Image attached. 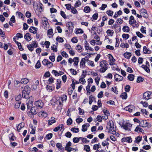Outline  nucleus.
<instances>
[{"label":"nucleus","mask_w":152,"mask_h":152,"mask_svg":"<svg viewBox=\"0 0 152 152\" xmlns=\"http://www.w3.org/2000/svg\"><path fill=\"white\" fill-rule=\"evenodd\" d=\"M140 13L145 18H147L148 17V15L147 13V11L144 9H141L140 11Z\"/></svg>","instance_id":"39448f33"},{"label":"nucleus","mask_w":152,"mask_h":152,"mask_svg":"<svg viewBox=\"0 0 152 152\" xmlns=\"http://www.w3.org/2000/svg\"><path fill=\"white\" fill-rule=\"evenodd\" d=\"M145 120L141 121L139 123L140 126L141 127H145L147 126L146 125H144L145 123Z\"/></svg>","instance_id":"f704fd0d"},{"label":"nucleus","mask_w":152,"mask_h":152,"mask_svg":"<svg viewBox=\"0 0 152 152\" xmlns=\"http://www.w3.org/2000/svg\"><path fill=\"white\" fill-rule=\"evenodd\" d=\"M132 126V125L129 123H124L122 122L121 127H122L125 130L130 131Z\"/></svg>","instance_id":"20e7f679"},{"label":"nucleus","mask_w":152,"mask_h":152,"mask_svg":"<svg viewBox=\"0 0 152 152\" xmlns=\"http://www.w3.org/2000/svg\"><path fill=\"white\" fill-rule=\"evenodd\" d=\"M122 37L124 39H127L129 38V35L128 34H123Z\"/></svg>","instance_id":"864d4df0"},{"label":"nucleus","mask_w":152,"mask_h":152,"mask_svg":"<svg viewBox=\"0 0 152 152\" xmlns=\"http://www.w3.org/2000/svg\"><path fill=\"white\" fill-rule=\"evenodd\" d=\"M108 57L109 59H110V61H112L113 62L115 61V60L112 55L110 54H108Z\"/></svg>","instance_id":"72a5a7b5"},{"label":"nucleus","mask_w":152,"mask_h":152,"mask_svg":"<svg viewBox=\"0 0 152 152\" xmlns=\"http://www.w3.org/2000/svg\"><path fill=\"white\" fill-rule=\"evenodd\" d=\"M43 6V5L42 4H39V7L38 8V11L39 12H41L43 11L44 9Z\"/></svg>","instance_id":"cd10ccee"},{"label":"nucleus","mask_w":152,"mask_h":152,"mask_svg":"<svg viewBox=\"0 0 152 152\" xmlns=\"http://www.w3.org/2000/svg\"><path fill=\"white\" fill-rule=\"evenodd\" d=\"M134 75L132 74H130L128 76V78L129 80L133 81L134 79Z\"/></svg>","instance_id":"a878e982"},{"label":"nucleus","mask_w":152,"mask_h":152,"mask_svg":"<svg viewBox=\"0 0 152 152\" xmlns=\"http://www.w3.org/2000/svg\"><path fill=\"white\" fill-rule=\"evenodd\" d=\"M79 81L80 83H82V84H85V83L86 82L85 79L84 78L81 77L79 79Z\"/></svg>","instance_id":"8fccbe9b"},{"label":"nucleus","mask_w":152,"mask_h":152,"mask_svg":"<svg viewBox=\"0 0 152 152\" xmlns=\"http://www.w3.org/2000/svg\"><path fill=\"white\" fill-rule=\"evenodd\" d=\"M61 81L60 79H57V84L56 88L57 89L61 88Z\"/></svg>","instance_id":"6ab92c4d"},{"label":"nucleus","mask_w":152,"mask_h":152,"mask_svg":"<svg viewBox=\"0 0 152 152\" xmlns=\"http://www.w3.org/2000/svg\"><path fill=\"white\" fill-rule=\"evenodd\" d=\"M79 58L78 57H74L73 58V62L75 66H77L78 64Z\"/></svg>","instance_id":"a211bd4d"},{"label":"nucleus","mask_w":152,"mask_h":152,"mask_svg":"<svg viewBox=\"0 0 152 152\" xmlns=\"http://www.w3.org/2000/svg\"><path fill=\"white\" fill-rule=\"evenodd\" d=\"M37 30V28L33 26H31L29 29V32L33 33V34H36Z\"/></svg>","instance_id":"f8f14e48"},{"label":"nucleus","mask_w":152,"mask_h":152,"mask_svg":"<svg viewBox=\"0 0 152 152\" xmlns=\"http://www.w3.org/2000/svg\"><path fill=\"white\" fill-rule=\"evenodd\" d=\"M56 40L59 42H63L64 40L62 37L59 36L57 37L56 38Z\"/></svg>","instance_id":"4c0bfd02"},{"label":"nucleus","mask_w":152,"mask_h":152,"mask_svg":"<svg viewBox=\"0 0 152 152\" xmlns=\"http://www.w3.org/2000/svg\"><path fill=\"white\" fill-rule=\"evenodd\" d=\"M84 149L87 152H89L90 151V146L88 145H85L84 146Z\"/></svg>","instance_id":"a19ab883"},{"label":"nucleus","mask_w":152,"mask_h":152,"mask_svg":"<svg viewBox=\"0 0 152 152\" xmlns=\"http://www.w3.org/2000/svg\"><path fill=\"white\" fill-rule=\"evenodd\" d=\"M121 97L123 99H126L127 98V95L126 92H123L121 94Z\"/></svg>","instance_id":"bb28decb"},{"label":"nucleus","mask_w":152,"mask_h":152,"mask_svg":"<svg viewBox=\"0 0 152 152\" xmlns=\"http://www.w3.org/2000/svg\"><path fill=\"white\" fill-rule=\"evenodd\" d=\"M35 104L37 107L42 108L43 106V103L41 100H39L35 102Z\"/></svg>","instance_id":"0eeeda50"},{"label":"nucleus","mask_w":152,"mask_h":152,"mask_svg":"<svg viewBox=\"0 0 152 152\" xmlns=\"http://www.w3.org/2000/svg\"><path fill=\"white\" fill-rule=\"evenodd\" d=\"M61 54L63 57H65V58H67L68 57V54L65 51H63L61 53Z\"/></svg>","instance_id":"338daca9"},{"label":"nucleus","mask_w":152,"mask_h":152,"mask_svg":"<svg viewBox=\"0 0 152 152\" xmlns=\"http://www.w3.org/2000/svg\"><path fill=\"white\" fill-rule=\"evenodd\" d=\"M41 64L39 60H38L35 65V67L37 69L39 68L41 66Z\"/></svg>","instance_id":"58836bf2"},{"label":"nucleus","mask_w":152,"mask_h":152,"mask_svg":"<svg viewBox=\"0 0 152 152\" xmlns=\"http://www.w3.org/2000/svg\"><path fill=\"white\" fill-rule=\"evenodd\" d=\"M31 91V88L28 86H26L23 90L22 91V97H25V96L24 95V92H26V95H29Z\"/></svg>","instance_id":"7ed1b4c3"},{"label":"nucleus","mask_w":152,"mask_h":152,"mask_svg":"<svg viewBox=\"0 0 152 152\" xmlns=\"http://www.w3.org/2000/svg\"><path fill=\"white\" fill-rule=\"evenodd\" d=\"M79 138H80V139L82 140L83 142H85L86 143H87L89 142V141L87 140L86 138H84L82 137H79Z\"/></svg>","instance_id":"c03bdc74"},{"label":"nucleus","mask_w":152,"mask_h":152,"mask_svg":"<svg viewBox=\"0 0 152 152\" xmlns=\"http://www.w3.org/2000/svg\"><path fill=\"white\" fill-rule=\"evenodd\" d=\"M142 139V137L139 136L135 138L136 140L134 141V142L137 143H138L141 141Z\"/></svg>","instance_id":"5701e85b"},{"label":"nucleus","mask_w":152,"mask_h":152,"mask_svg":"<svg viewBox=\"0 0 152 152\" xmlns=\"http://www.w3.org/2000/svg\"><path fill=\"white\" fill-rule=\"evenodd\" d=\"M29 82L27 78L22 79L21 80V83L23 84H26Z\"/></svg>","instance_id":"4be33fe9"},{"label":"nucleus","mask_w":152,"mask_h":152,"mask_svg":"<svg viewBox=\"0 0 152 152\" xmlns=\"http://www.w3.org/2000/svg\"><path fill=\"white\" fill-rule=\"evenodd\" d=\"M48 35L49 38H50L53 36V30L52 28H51L47 31Z\"/></svg>","instance_id":"2eb2a0df"},{"label":"nucleus","mask_w":152,"mask_h":152,"mask_svg":"<svg viewBox=\"0 0 152 152\" xmlns=\"http://www.w3.org/2000/svg\"><path fill=\"white\" fill-rule=\"evenodd\" d=\"M73 23L72 22H70L66 24V26L69 31L72 32L73 28Z\"/></svg>","instance_id":"9b49d317"},{"label":"nucleus","mask_w":152,"mask_h":152,"mask_svg":"<svg viewBox=\"0 0 152 152\" xmlns=\"http://www.w3.org/2000/svg\"><path fill=\"white\" fill-rule=\"evenodd\" d=\"M94 97L92 95H91L89 97V103L90 104H91L93 102V100L94 99Z\"/></svg>","instance_id":"e433bc0d"},{"label":"nucleus","mask_w":152,"mask_h":152,"mask_svg":"<svg viewBox=\"0 0 152 152\" xmlns=\"http://www.w3.org/2000/svg\"><path fill=\"white\" fill-rule=\"evenodd\" d=\"M42 23L43 25L45 26H46L49 24L48 22V19L45 17H43L42 18Z\"/></svg>","instance_id":"ddd939ff"},{"label":"nucleus","mask_w":152,"mask_h":152,"mask_svg":"<svg viewBox=\"0 0 152 152\" xmlns=\"http://www.w3.org/2000/svg\"><path fill=\"white\" fill-rule=\"evenodd\" d=\"M142 148L146 150H148L151 149V147L150 145H144L142 147Z\"/></svg>","instance_id":"5fc2aeb1"},{"label":"nucleus","mask_w":152,"mask_h":152,"mask_svg":"<svg viewBox=\"0 0 152 152\" xmlns=\"http://www.w3.org/2000/svg\"><path fill=\"white\" fill-rule=\"evenodd\" d=\"M9 137L10 140L12 141H14L15 140V137L14 136V134L13 133L10 134Z\"/></svg>","instance_id":"473e14b6"},{"label":"nucleus","mask_w":152,"mask_h":152,"mask_svg":"<svg viewBox=\"0 0 152 152\" xmlns=\"http://www.w3.org/2000/svg\"><path fill=\"white\" fill-rule=\"evenodd\" d=\"M71 41L73 43H75L77 42L78 40L76 37H73L71 40Z\"/></svg>","instance_id":"0e129e2a"},{"label":"nucleus","mask_w":152,"mask_h":152,"mask_svg":"<svg viewBox=\"0 0 152 152\" xmlns=\"http://www.w3.org/2000/svg\"><path fill=\"white\" fill-rule=\"evenodd\" d=\"M91 11V9L89 7L86 6L84 7V11L86 13H89Z\"/></svg>","instance_id":"393cba45"},{"label":"nucleus","mask_w":152,"mask_h":152,"mask_svg":"<svg viewBox=\"0 0 152 152\" xmlns=\"http://www.w3.org/2000/svg\"><path fill=\"white\" fill-rule=\"evenodd\" d=\"M106 13L108 15L112 16L113 15V12L110 10H109L106 12Z\"/></svg>","instance_id":"774afa93"},{"label":"nucleus","mask_w":152,"mask_h":152,"mask_svg":"<svg viewBox=\"0 0 152 152\" xmlns=\"http://www.w3.org/2000/svg\"><path fill=\"white\" fill-rule=\"evenodd\" d=\"M53 136V134L52 133H49L46 135V138L48 140L50 139Z\"/></svg>","instance_id":"603ef678"},{"label":"nucleus","mask_w":152,"mask_h":152,"mask_svg":"<svg viewBox=\"0 0 152 152\" xmlns=\"http://www.w3.org/2000/svg\"><path fill=\"white\" fill-rule=\"evenodd\" d=\"M56 146L57 148L60 150H62L64 149V148L62 146V145L60 143H57L56 145Z\"/></svg>","instance_id":"c756f323"},{"label":"nucleus","mask_w":152,"mask_h":152,"mask_svg":"<svg viewBox=\"0 0 152 152\" xmlns=\"http://www.w3.org/2000/svg\"><path fill=\"white\" fill-rule=\"evenodd\" d=\"M87 130V126L85 124L83 125L82 126V131L84 132L86 131Z\"/></svg>","instance_id":"e2e57ef3"},{"label":"nucleus","mask_w":152,"mask_h":152,"mask_svg":"<svg viewBox=\"0 0 152 152\" xmlns=\"http://www.w3.org/2000/svg\"><path fill=\"white\" fill-rule=\"evenodd\" d=\"M72 134L69 132H66L65 134V136L67 137L70 138L72 136Z\"/></svg>","instance_id":"680f3d73"},{"label":"nucleus","mask_w":152,"mask_h":152,"mask_svg":"<svg viewBox=\"0 0 152 152\" xmlns=\"http://www.w3.org/2000/svg\"><path fill=\"white\" fill-rule=\"evenodd\" d=\"M65 150L67 151L68 152H70L71 151L73 150L74 149L71 147H65Z\"/></svg>","instance_id":"4d7b16f0"},{"label":"nucleus","mask_w":152,"mask_h":152,"mask_svg":"<svg viewBox=\"0 0 152 152\" xmlns=\"http://www.w3.org/2000/svg\"><path fill=\"white\" fill-rule=\"evenodd\" d=\"M94 39L96 40H97L96 42H100V44H98V45H101L102 44V42H100L99 40V37L98 35H96L94 37Z\"/></svg>","instance_id":"3c124183"},{"label":"nucleus","mask_w":152,"mask_h":152,"mask_svg":"<svg viewBox=\"0 0 152 152\" xmlns=\"http://www.w3.org/2000/svg\"><path fill=\"white\" fill-rule=\"evenodd\" d=\"M136 34L137 36L140 38H142L144 37L143 35L139 31L136 32Z\"/></svg>","instance_id":"69168bd1"},{"label":"nucleus","mask_w":152,"mask_h":152,"mask_svg":"<svg viewBox=\"0 0 152 152\" xmlns=\"http://www.w3.org/2000/svg\"><path fill=\"white\" fill-rule=\"evenodd\" d=\"M130 87L129 85H126L125 87V90L126 92H129L130 90Z\"/></svg>","instance_id":"13d9d810"},{"label":"nucleus","mask_w":152,"mask_h":152,"mask_svg":"<svg viewBox=\"0 0 152 152\" xmlns=\"http://www.w3.org/2000/svg\"><path fill=\"white\" fill-rule=\"evenodd\" d=\"M38 44L36 41H33L32 42L31 45L34 48H36L38 47Z\"/></svg>","instance_id":"49530a36"},{"label":"nucleus","mask_w":152,"mask_h":152,"mask_svg":"<svg viewBox=\"0 0 152 152\" xmlns=\"http://www.w3.org/2000/svg\"><path fill=\"white\" fill-rule=\"evenodd\" d=\"M36 108L35 107H31L30 110V112H31L32 115H35L37 113V112L36 111Z\"/></svg>","instance_id":"dca6fc26"},{"label":"nucleus","mask_w":152,"mask_h":152,"mask_svg":"<svg viewBox=\"0 0 152 152\" xmlns=\"http://www.w3.org/2000/svg\"><path fill=\"white\" fill-rule=\"evenodd\" d=\"M114 78L115 80L117 81H121L123 80V77L117 74L114 75Z\"/></svg>","instance_id":"9d476101"},{"label":"nucleus","mask_w":152,"mask_h":152,"mask_svg":"<svg viewBox=\"0 0 152 152\" xmlns=\"http://www.w3.org/2000/svg\"><path fill=\"white\" fill-rule=\"evenodd\" d=\"M51 49L54 52H56L57 51V49L56 47V46L53 45V46H52L51 47Z\"/></svg>","instance_id":"6e6d98bb"},{"label":"nucleus","mask_w":152,"mask_h":152,"mask_svg":"<svg viewBox=\"0 0 152 152\" xmlns=\"http://www.w3.org/2000/svg\"><path fill=\"white\" fill-rule=\"evenodd\" d=\"M21 103V101L17 102L15 105V107L16 109H19V108Z\"/></svg>","instance_id":"c85d7f7f"},{"label":"nucleus","mask_w":152,"mask_h":152,"mask_svg":"<svg viewBox=\"0 0 152 152\" xmlns=\"http://www.w3.org/2000/svg\"><path fill=\"white\" fill-rule=\"evenodd\" d=\"M144 80V79L141 77H137V82L140 83L142 82Z\"/></svg>","instance_id":"79ce46f5"},{"label":"nucleus","mask_w":152,"mask_h":152,"mask_svg":"<svg viewBox=\"0 0 152 152\" xmlns=\"http://www.w3.org/2000/svg\"><path fill=\"white\" fill-rule=\"evenodd\" d=\"M107 129H109V132L111 133L112 132H115L116 129L114 127V124L113 121H109L107 123Z\"/></svg>","instance_id":"f03ea898"},{"label":"nucleus","mask_w":152,"mask_h":152,"mask_svg":"<svg viewBox=\"0 0 152 152\" xmlns=\"http://www.w3.org/2000/svg\"><path fill=\"white\" fill-rule=\"evenodd\" d=\"M103 111L104 114L107 116H109L110 115V113L107 110L104 109Z\"/></svg>","instance_id":"37998d69"},{"label":"nucleus","mask_w":152,"mask_h":152,"mask_svg":"<svg viewBox=\"0 0 152 152\" xmlns=\"http://www.w3.org/2000/svg\"><path fill=\"white\" fill-rule=\"evenodd\" d=\"M141 67L143 68L146 72L148 73L150 72V70L147 66L142 65L141 66Z\"/></svg>","instance_id":"b1692460"},{"label":"nucleus","mask_w":152,"mask_h":152,"mask_svg":"<svg viewBox=\"0 0 152 152\" xmlns=\"http://www.w3.org/2000/svg\"><path fill=\"white\" fill-rule=\"evenodd\" d=\"M24 127V125L23 126L22 124V123L19 124L17 127V131L18 132H19L20 131L21 129Z\"/></svg>","instance_id":"ea45409f"},{"label":"nucleus","mask_w":152,"mask_h":152,"mask_svg":"<svg viewBox=\"0 0 152 152\" xmlns=\"http://www.w3.org/2000/svg\"><path fill=\"white\" fill-rule=\"evenodd\" d=\"M152 94V93L150 91H148L144 93L143 94L144 98L146 100H148L149 99V97Z\"/></svg>","instance_id":"6e6552de"},{"label":"nucleus","mask_w":152,"mask_h":152,"mask_svg":"<svg viewBox=\"0 0 152 152\" xmlns=\"http://www.w3.org/2000/svg\"><path fill=\"white\" fill-rule=\"evenodd\" d=\"M134 109V107L133 105H129L125 107L124 109L126 111H128L131 113L132 112Z\"/></svg>","instance_id":"1a4fd4ad"},{"label":"nucleus","mask_w":152,"mask_h":152,"mask_svg":"<svg viewBox=\"0 0 152 152\" xmlns=\"http://www.w3.org/2000/svg\"><path fill=\"white\" fill-rule=\"evenodd\" d=\"M82 47L81 46L79 45H77L76 46V49L78 52H81L82 51Z\"/></svg>","instance_id":"7c9ffc66"},{"label":"nucleus","mask_w":152,"mask_h":152,"mask_svg":"<svg viewBox=\"0 0 152 152\" xmlns=\"http://www.w3.org/2000/svg\"><path fill=\"white\" fill-rule=\"evenodd\" d=\"M100 66L102 67L99 69V71L101 72H104L107 69L108 64L107 61L104 60L101 61L100 63Z\"/></svg>","instance_id":"f257e3e1"},{"label":"nucleus","mask_w":152,"mask_h":152,"mask_svg":"<svg viewBox=\"0 0 152 152\" xmlns=\"http://www.w3.org/2000/svg\"><path fill=\"white\" fill-rule=\"evenodd\" d=\"M72 123V120L71 118H69L67 121L66 123L68 125H71Z\"/></svg>","instance_id":"de8ad7c7"},{"label":"nucleus","mask_w":152,"mask_h":152,"mask_svg":"<svg viewBox=\"0 0 152 152\" xmlns=\"http://www.w3.org/2000/svg\"><path fill=\"white\" fill-rule=\"evenodd\" d=\"M106 32L108 35L112 36L113 34L114 31L113 30L108 29L107 30Z\"/></svg>","instance_id":"2f4dec72"},{"label":"nucleus","mask_w":152,"mask_h":152,"mask_svg":"<svg viewBox=\"0 0 152 152\" xmlns=\"http://www.w3.org/2000/svg\"><path fill=\"white\" fill-rule=\"evenodd\" d=\"M71 131L73 132L77 133H78L79 132V129L78 128H72L71 129Z\"/></svg>","instance_id":"a18cd8bd"},{"label":"nucleus","mask_w":152,"mask_h":152,"mask_svg":"<svg viewBox=\"0 0 152 152\" xmlns=\"http://www.w3.org/2000/svg\"><path fill=\"white\" fill-rule=\"evenodd\" d=\"M27 47L30 51H32L33 50L34 47L32 46V45H29L27 46Z\"/></svg>","instance_id":"bf43d9fd"},{"label":"nucleus","mask_w":152,"mask_h":152,"mask_svg":"<svg viewBox=\"0 0 152 152\" xmlns=\"http://www.w3.org/2000/svg\"><path fill=\"white\" fill-rule=\"evenodd\" d=\"M132 56V54L131 53L127 52L125 53L124 54V57L127 59H129Z\"/></svg>","instance_id":"aec40b11"},{"label":"nucleus","mask_w":152,"mask_h":152,"mask_svg":"<svg viewBox=\"0 0 152 152\" xmlns=\"http://www.w3.org/2000/svg\"><path fill=\"white\" fill-rule=\"evenodd\" d=\"M123 31L124 32H128L130 31L129 27L126 26H124L122 28Z\"/></svg>","instance_id":"412c9836"},{"label":"nucleus","mask_w":152,"mask_h":152,"mask_svg":"<svg viewBox=\"0 0 152 152\" xmlns=\"http://www.w3.org/2000/svg\"><path fill=\"white\" fill-rule=\"evenodd\" d=\"M51 119V120H49L48 121V124L49 125H50L56 122L55 119L54 117H52Z\"/></svg>","instance_id":"f3484780"},{"label":"nucleus","mask_w":152,"mask_h":152,"mask_svg":"<svg viewBox=\"0 0 152 152\" xmlns=\"http://www.w3.org/2000/svg\"><path fill=\"white\" fill-rule=\"evenodd\" d=\"M24 37L26 40L28 41H30L31 39V35L29 33H27L24 35Z\"/></svg>","instance_id":"4468645a"},{"label":"nucleus","mask_w":152,"mask_h":152,"mask_svg":"<svg viewBox=\"0 0 152 152\" xmlns=\"http://www.w3.org/2000/svg\"><path fill=\"white\" fill-rule=\"evenodd\" d=\"M132 138L130 137H124L121 139V141L122 142H126L128 143H130L132 142Z\"/></svg>","instance_id":"423d86ee"},{"label":"nucleus","mask_w":152,"mask_h":152,"mask_svg":"<svg viewBox=\"0 0 152 152\" xmlns=\"http://www.w3.org/2000/svg\"><path fill=\"white\" fill-rule=\"evenodd\" d=\"M80 139V138H79H79L74 137L73 138V141L74 142L77 143L79 142Z\"/></svg>","instance_id":"052dcab7"},{"label":"nucleus","mask_w":152,"mask_h":152,"mask_svg":"<svg viewBox=\"0 0 152 152\" xmlns=\"http://www.w3.org/2000/svg\"><path fill=\"white\" fill-rule=\"evenodd\" d=\"M81 3L80 2L79 0L77 1L75 4V7L76 8L79 7L81 5Z\"/></svg>","instance_id":"09e8293b"},{"label":"nucleus","mask_w":152,"mask_h":152,"mask_svg":"<svg viewBox=\"0 0 152 152\" xmlns=\"http://www.w3.org/2000/svg\"><path fill=\"white\" fill-rule=\"evenodd\" d=\"M100 144L99 143H98V144H96L94 145L93 148L94 150H96V149L98 150V148H100Z\"/></svg>","instance_id":"c9c22d12"}]
</instances>
